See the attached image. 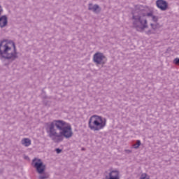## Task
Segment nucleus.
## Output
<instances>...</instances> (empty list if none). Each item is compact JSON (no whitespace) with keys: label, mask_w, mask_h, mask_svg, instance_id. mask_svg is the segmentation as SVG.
Segmentation results:
<instances>
[{"label":"nucleus","mask_w":179,"mask_h":179,"mask_svg":"<svg viewBox=\"0 0 179 179\" xmlns=\"http://www.w3.org/2000/svg\"><path fill=\"white\" fill-rule=\"evenodd\" d=\"M146 16L152 17V20L155 23L159 21V17L156 15H153V12L147 13L145 10V7L143 6H136L135 10L132 13L133 27L136 29L137 31L142 33L145 31V29H148V20Z\"/></svg>","instance_id":"1"},{"label":"nucleus","mask_w":179,"mask_h":179,"mask_svg":"<svg viewBox=\"0 0 179 179\" xmlns=\"http://www.w3.org/2000/svg\"><path fill=\"white\" fill-rule=\"evenodd\" d=\"M0 59H7L13 62L17 59L16 45L13 41L3 39L0 41Z\"/></svg>","instance_id":"2"},{"label":"nucleus","mask_w":179,"mask_h":179,"mask_svg":"<svg viewBox=\"0 0 179 179\" xmlns=\"http://www.w3.org/2000/svg\"><path fill=\"white\" fill-rule=\"evenodd\" d=\"M55 127L60 131L59 134L57 136L56 143H59L64 141V138L69 139L72 138L73 132L72 131V127L69 123L64 120H55Z\"/></svg>","instance_id":"3"},{"label":"nucleus","mask_w":179,"mask_h":179,"mask_svg":"<svg viewBox=\"0 0 179 179\" xmlns=\"http://www.w3.org/2000/svg\"><path fill=\"white\" fill-rule=\"evenodd\" d=\"M107 125V119L97 115L91 116L89 119L88 127L91 131H100Z\"/></svg>","instance_id":"4"},{"label":"nucleus","mask_w":179,"mask_h":179,"mask_svg":"<svg viewBox=\"0 0 179 179\" xmlns=\"http://www.w3.org/2000/svg\"><path fill=\"white\" fill-rule=\"evenodd\" d=\"M31 166L34 169H36V173L40 174L38 176L39 179H47L48 178V176L45 174V164L43 162V161L38 158H34L31 162Z\"/></svg>","instance_id":"5"},{"label":"nucleus","mask_w":179,"mask_h":179,"mask_svg":"<svg viewBox=\"0 0 179 179\" xmlns=\"http://www.w3.org/2000/svg\"><path fill=\"white\" fill-rule=\"evenodd\" d=\"M46 132L48 134L49 138L57 143L56 139H57L58 133H57V129H55V120L52 122L46 123L45 127Z\"/></svg>","instance_id":"6"},{"label":"nucleus","mask_w":179,"mask_h":179,"mask_svg":"<svg viewBox=\"0 0 179 179\" xmlns=\"http://www.w3.org/2000/svg\"><path fill=\"white\" fill-rule=\"evenodd\" d=\"M93 62L96 65H106V62H107V57H106L104 54L98 52L94 55Z\"/></svg>","instance_id":"7"},{"label":"nucleus","mask_w":179,"mask_h":179,"mask_svg":"<svg viewBox=\"0 0 179 179\" xmlns=\"http://www.w3.org/2000/svg\"><path fill=\"white\" fill-rule=\"evenodd\" d=\"M156 6L159 9H160V10L164 11L169 9V3L165 0H157Z\"/></svg>","instance_id":"8"},{"label":"nucleus","mask_w":179,"mask_h":179,"mask_svg":"<svg viewBox=\"0 0 179 179\" xmlns=\"http://www.w3.org/2000/svg\"><path fill=\"white\" fill-rule=\"evenodd\" d=\"M88 10H91L92 12L97 15L100 13V12H101V8L100 7V6H99V4L93 5V3H90L88 4Z\"/></svg>","instance_id":"9"},{"label":"nucleus","mask_w":179,"mask_h":179,"mask_svg":"<svg viewBox=\"0 0 179 179\" xmlns=\"http://www.w3.org/2000/svg\"><path fill=\"white\" fill-rule=\"evenodd\" d=\"M2 13V7L0 6V15ZM8 26V17L6 15H2L0 17V27L3 29Z\"/></svg>","instance_id":"10"},{"label":"nucleus","mask_w":179,"mask_h":179,"mask_svg":"<svg viewBox=\"0 0 179 179\" xmlns=\"http://www.w3.org/2000/svg\"><path fill=\"white\" fill-rule=\"evenodd\" d=\"M106 179H120V171L117 170L111 171L109 173V177L106 176Z\"/></svg>","instance_id":"11"},{"label":"nucleus","mask_w":179,"mask_h":179,"mask_svg":"<svg viewBox=\"0 0 179 179\" xmlns=\"http://www.w3.org/2000/svg\"><path fill=\"white\" fill-rule=\"evenodd\" d=\"M22 145L23 146H25L26 148H28V146H30L31 145V140L29 138H23L21 141Z\"/></svg>","instance_id":"12"},{"label":"nucleus","mask_w":179,"mask_h":179,"mask_svg":"<svg viewBox=\"0 0 179 179\" xmlns=\"http://www.w3.org/2000/svg\"><path fill=\"white\" fill-rule=\"evenodd\" d=\"M141 145V143L139 140H137L136 141V143L134 144L133 145V148L134 149H138L139 148V146Z\"/></svg>","instance_id":"13"},{"label":"nucleus","mask_w":179,"mask_h":179,"mask_svg":"<svg viewBox=\"0 0 179 179\" xmlns=\"http://www.w3.org/2000/svg\"><path fill=\"white\" fill-rule=\"evenodd\" d=\"M140 179H150V178L148 176V174L143 173L141 175Z\"/></svg>","instance_id":"14"},{"label":"nucleus","mask_w":179,"mask_h":179,"mask_svg":"<svg viewBox=\"0 0 179 179\" xmlns=\"http://www.w3.org/2000/svg\"><path fill=\"white\" fill-rule=\"evenodd\" d=\"M173 64H174V65H177L178 66H179V57L175 58L173 61Z\"/></svg>","instance_id":"15"},{"label":"nucleus","mask_w":179,"mask_h":179,"mask_svg":"<svg viewBox=\"0 0 179 179\" xmlns=\"http://www.w3.org/2000/svg\"><path fill=\"white\" fill-rule=\"evenodd\" d=\"M150 26H151L152 30H156L157 29V25H156V24H153L152 23H151Z\"/></svg>","instance_id":"16"},{"label":"nucleus","mask_w":179,"mask_h":179,"mask_svg":"<svg viewBox=\"0 0 179 179\" xmlns=\"http://www.w3.org/2000/svg\"><path fill=\"white\" fill-rule=\"evenodd\" d=\"M55 152L57 153V155H59L62 152V150L60 148H56Z\"/></svg>","instance_id":"17"},{"label":"nucleus","mask_w":179,"mask_h":179,"mask_svg":"<svg viewBox=\"0 0 179 179\" xmlns=\"http://www.w3.org/2000/svg\"><path fill=\"white\" fill-rule=\"evenodd\" d=\"M146 34H148V36H150V34H153V31H152V30H148L146 32Z\"/></svg>","instance_id":"18"},{"label":"nucleus","mask_w":179,"mask_h":179,"mask_svg":"<svg viewBox=\"0 0 179 179\" xmlns=\"http://www.w3.org/2000/svg\"><path fill=\"white\" fill-rule=\"evenodd\" d=\"M44 104H45V106H48V101H44Z\"/></svg>","instance_id":"19"},{"label":"nucleus","mask_w":179,"mask_h":179,"mask_svg":"<svg viewBox=\"0 0 179 179\" xmlns=\"http://www.w3.org/2000/svg\"><path fill=\"white\" fill-rule=\"evenodd\" d=\"M127 152H128L129 153H131V151L128 150H127Z\"/></svg>","instance_id":"20"},{"label":"nucleus","mask_w":179,"mask_h":179,"mask_svg":"<svg viewBox=\"0 0 179 179\" xmlns=\"http://www.w3.org/2000/svg\"><path fill=\"white\" fill-rule=\"evenodd\" d=\"M82 150H85V148H82Z\"/></svg>","instance_id":"21"},{"label":"nucleus","mask_w":179,"mask_h":179,"mask_svg":"<svg viewBox=\"0 0 179 179\" xmlns=\"http://www.w3.org/2000/svg\"><path fill=\"white\" fill-rule=\"evenodd\" d=\"M5 65H8V64H6Z\"/></svg>","instance_id":"22"}]
</instances>
